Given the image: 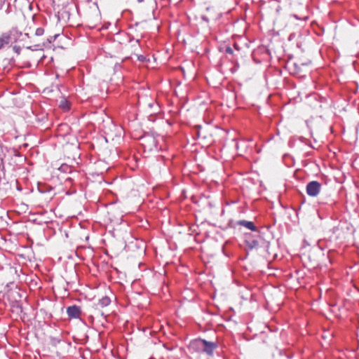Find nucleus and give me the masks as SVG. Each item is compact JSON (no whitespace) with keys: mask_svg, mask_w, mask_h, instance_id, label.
<instances>
[{"mask_svg":"<svg viewBox=\"0 0 359 359\" xmlns=\"http://www.w3.org/2000/svg\"><path fill=\"white\" fill-rule=\"evenodd\" d=\"M259 245V243L257 241H252L251 245H250V248H255V247H257Z\"/></svg>","mask_w":359,"mask_h":359,"instance_id":"obj_9","label":"nucleus"},{"mask_svg":"<svg viewBox=\"0 0 359 359\" xmlns=\"http://www.w3.org/2000/svg\"><path fill=\"white\" fill-rule=\"evenodd\" d=\"M237 224L240 226H245L247 229H248L252 231H257V227L255 226V225L254 224V223L252 222L246 221V220H240L237 222Z\"/></svg>","mask_w":359,"mask_h":359,"instance_id":"obj_5","label":"nucleus"},{"mask_svg":"<svg viewBox=\"0 0 359 359\" xmlns=\"http://www.w3.org/2000/svg\"><path fill=\"white\" fill-rule=\"evenodd\" d=\"M43 33H44V29L42 27H39L35 31V35L38 36H42L43 34Z\"/></svg>","mask_w":359,"mask_h":359,"instance_id":"obj_7","label":"nucleus"},{"mask_svg":"<svg viewBox=\"0 0 359 359\" xmlns=\"http://www.w3.org/2000/svg\"><path fill=\"white\" fill-rule=\"evenodd\" d=\"M137 59L140 62H144L146 61V57L142 55H140L137 56Z\"/></svg>","mask_w":359,"mask_h":359,"instance_id":"obj_8","label":"nucleus"},{"mask_svg":"<svg viewBox=\"0 0 359 359\" xmlns=\"http://www.w3.org/2000/svg\"><path fill=\"white\" fill-rule=\"evenodd\" d=\"M143 1H144V0H137V1H138L139 3H141V2H142Z\"/></svg>","mask_w":359,"mask_h":359,"instance_id":"obj_12","label":"nucleus"},{"mask_svg":"<svg viewBox=\"0 0 359 359\" xmlns=\"http://www.w3.org/2000/svg\"><path fill=\"white\" fill-rule=\"evenodd\" d=\"M226 53H227L229 54H232L233 53V50L231 49V48L227 47L226 48Z\"/></svg>","mask_w":359,"mask_h":359,"instance_id":"obj_10","label":"nucleus"},{"mask_svg":"<svg viewBox=\"0 0 359 359\" xmlns=\"http://www.w3.org/2000/svg\"><path fill=\"white\" fill-rule=\"evenodd\" d=\"M67 313L70 318H79L81 311L79 306L74 305L67 308Z\"/></svg>","mask_w":359,"mask_h":359,"instance_id":"obj_3","label":"nucleus"},{"mask_svg":"<svg viewBox=\"0 0 359 359\" xmlns=\"http://www.w3.org/2000/svg\"><path fill=\"white\" fill-rule=\"evenodd\" d=\"M153 105H154V103H149V107H153Z\"/></svg>","mask_w":359,"mask_h":359,"instance_id":"obj_11","label":"nucleus"},{"mask_svg":"<svg viewBox=\"0 0 359 359\" xmlns=\"http://www.w3.org/2000/svg\"><path fill=\"white\" fill-rule=\"evenodd\" d=\"M111 302V300L109 297H104L100 299L99 304L104 307L108 306Z\"/></svg>","mask_w":359,"mask_h":359,"instance_id":"obj_6","label":"nucleus"},{"mask_svg":"<svg viewBox=\"0 0 359 359\" xmlns=\"http://www.w3.org/2000/svg\"><path fill=\"white\" fill-rule=\"evenodd\" d=\"M192 346L196 347L198 351L206 353L208 355H212L215 349L217 348V344L214 342L208 341L205 339H198L192 342Z\"/></svg>","mask_w":359,"mask_h":359,"instance_id":"obj_1","label":"nucleus"},{"mask_svg":"<svg viewBox=\"0 0 359 359\" xmlns=\"http://www.w3.org/2000/svg\"><path fill=\"white\" fill-rule=\"evenodd\" d=\"M321 189V184L317 181H311L306 185V194L309 196L315 197L318 195Z\"/></svg>","mask_w":359,"mask_h":359,"instance_id":"obj_2","label":"nucleus"},{"mask_svg":"<svg viewBox=\"0 0 359 359\" xmlns=\"http://www.w3.org/2000/svg\"><path fill=\"white\" fill-rule=\"evenodd\" d=\"M11 41V34L9 32L0 34V50Z\"/></svg>","mask_w":359,"mask_h":359,"instance_id":"obj_4","label":"nucleus"}]
</instances>
